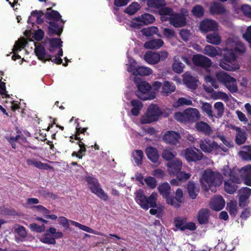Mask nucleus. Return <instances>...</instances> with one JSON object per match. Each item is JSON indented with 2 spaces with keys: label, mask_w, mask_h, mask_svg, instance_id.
Listing matches in <instances>:
<instances>
[{
  "label": "nucleus",
  "mask_w": 251,
  "mask_h": 251,
  "mask_svg": "<svg viewBox=\"0 0 251 251\" xmlns=\"http://www.w3.org/2000/svg\"><path fill=\"white\" fill-rule=\"evenodd\" d=\"M36 15L37 18L35 20L36 23L38 25H41L43 23V19H42V16L44 15V13L41 10H34L31 12V15Z\"/></svg>",
  "instance_id": "680f3d73"
},
{
  "label": "nucleus",
  "mask_w": 251,
  "mask_h": 251,
  "mask_svg": "<svg viewBox=\"0 0 251 251\" xmlns=\"http://www.w3.org/2000/svg\"><path fill=\"white\" fill-rule=\"evenodd\" d=\"M203 53L210 57H215L218 55L216 48L211 45H207L205 47Z\"/></svg>",
  "instance_id": "49530a36"
},
{
  "label": "nucleus",
  "mask_w": 251,
  "mask_h": 251,
  "mask_svg": "<svg viewBox=\"0 0 251 251\" xmlns=\"http://www.w3.org/2000/svg\"><path fill=\"white\" fill-rule=\"evenodd\" d=\"M2 77L0 78V95L2 96V98H9L10 95L7 94L5 83L2 81Z\"/></svg>",
  "instance_id": "bf43d9fd"
},
{
  "label": "nucleus",
  "mask_w": 251,
  "mask_h": 251,
  "mask_svg": "<svg viewBox=\"0 0 251 251\" xmlns=\"http://www.w3.org/2000/svg\"><path fill=\"white\" fill-rule=\"evenodd\" d=\"M184 156L188 162H195L201 160L203 154L199 149L195 147H190L185 150Z\"/></svg>",
  "instance_id": "f8f14e48"
},
{
  "label": "nucleus",
  "mask_w": 251,
  "mask_h": 251,
  "mask_svg": "<svg viewBox=\"0 0 251 251\" xmlns=\"http://www.w3.org/2000/svg\"><path fill=\"white\" fill-rule=\"evenodd\" d=\"M243 180L247 185L251 186V165L245 166Z\"/></svg>",
  "instance_id": "58836bf2"
},
{
  "label": "nucleus",
  "mask_w": 251,
  "mask_h": 251,
  "mask_svg": "<svg viewBox=\"0 0 251 251\" xmlns=\"http://www.w3.org/2000/svg\"><path fill=\"white\" fill-rule=\"evenodd\" d=\"M162 114L160 108L155 104L149 106L145 116L141 119V123L143 124H150L157 121Z\"/></svg>",
  "instance_id": "39448f33"
},
{
  "label": "nucleus",
  "mask_w": 251,
  "mask_h": 251,
  "mask_svg": "<svg viewBox=\"0 0 251 251\" xmlns=\"http://www.w3.org/2000/svg\"><path fill=\"white\" fill-rule=\"evenodd\" d=\"M214 108L217 111V115L218 117H221L223 115L224 112V105L222 102H217L214 104Z\"/></svg>",
  "instance_id": "e2e57ef3"
},
{
  "label": "nucleus",
  "mask_w": 251,
  "mask_h": 251,
  "mask_svg": "<svg viewBox=\"0 0 251 251\" xmlns=\"http://www.w3.org/2000/svg\"><path fill=\"white\" fill-rule=\"evenodd\" d=\"M175 119L178 122L181 123L187 122L186 116L185 115V110L183 112H178L175 113Z\"/></svg>",
  "instance_id": "052dcab7"
},
{
  "label": "nucleus",
  "mask_w": 251,
  "mask_h": 251,
  "mask_svg": "<svg viewBox=\"0 0 251 251\" xmlns=\"http://www.w3.org/2000/svg\"><path fill=\"white\" fill-rule=\"evenodd\" d=\"M45 17L47 20H50V21L59 22L63 20L59 13L57 11L52 9L51 7L47 9Z\"/></svg>",
  "instance_id": "393cba45"
},
{
  "label": "nucleus",
  "mask_w": 251,
  "mask_h": 251,
  "mask_svg": "<svg viewBox=\"0 0 251 251\" xmlns=\"http://www.w3.org/2000/svg\"><path fill=\"white\" fill-rule=\"evenodd\" d=\"M44 32L41 29H38L36 30L34 33L33 37L37 41H41L44 38Z\"/></svg>",
  "instance_id": "774afa93"
},
{
  "label": "nucleus",
  "mask_w": 251,
  "mask_h": 251,
  "mask_svg": "<svg viewBox=\"0 0 251 251\" xmlns=\"http://www.w3.org/2000/svg\"><path fill=\"white\" fill-rule=\"evenodd\" d=\"M185 12L182 13H174L172 16L170 17L169 22L171 25L175 27H181L186 25V17L188 15V11L184 9Z\"/></svg>",
  "instance_id": "9d476101"
},
{
  "label": "nucleus",
  "mask_w": 251,
  "mask_h": 251,
  "mask_svg": "<svg viewBox=\"0 0 251 251\" xmlns=\"http://www.w3.org/2000/svg\"><path fill=\"white\" fill-rule=\"evenodd\" d=\"M234 129L236 131L235 136L236 143L239 145L243 144L247 138L246 131L239 127H235Z\"/></svg>",
  "instance_id": "cd10ccee"
},
{
  "label": "nucleus",
  "mask_w": 251,
  "mask_h": 251,
  "mask_svg": "<svg viewBox=\"0 0 251 251\" xmlns=\"http://www.w3.org/2000/svg\"><path fill=\"white\" fill-rule=\"evenodd\" d=\"M246 47L243 43L235 42L228 39L226 46L223 49V57L220 60V66L223 69L234 71L239 69L236 60V54H242L246 52Z\"/></svg>",
  "instance_id": "f257e3e1"
},
{
  "label": "nucleus",
  "mask_w": 251,
  "mask_h": 251,
  "mask_svg": "<svg viewBox=\"0 0 251 251\" xmlns=\"http://www.w3.org/2000/svg\"><path fill=\"white\" fill-rule=\"evenodd\" d=\"M138 90L135 94L137 97L143 100H151L156 97V92L151 90V85L146 81H140L137 84Z\"/></svg>",
  "instance_id": "7ed1b4c3"
},
{
  "label": "nucleus",
  "mask_w": 251,
  "mask_h": 251,
  "mask_svg": "<svg viewBox=\"0 0 251 251\" xmlns=\"http://www.w3.org/2000/svg\"><path fill=\"white\" fill-rule=\"evenodd\" d=\"M147 4L149 7L159 9L166 5L165 0H147Z\"/></svg>",
  "instance_id": "c9c22d12"
},
{
  "label": "nucleus",
  "mask_w": 251,
  "mask_h": 251,
  "mask_svg": "<svg viewBox=\"0 0 251 251\" xmlns=\"http://www.w3.org/2000/svg\"><path fill=\"white\" fill-rule=\"evenodd\" d=\"M181 138L180 134L175 131L169 130L163 136V140L166 144L176 146Z\"/></svg>",
  "instance_id": "f3484780"
},
{
  "label": "nucleus",
  "mask_w": 251,
  "mask_h": 251,
  "mask_svg": "<svg viewBox=\"0 0 251 251\" xmlns=\"http://www.w3.org/2000/svg\"><path fill=\"white\" fill-rule=\"evenodd\" d=\"M195 127L197 131L206 135L210 134L212 132L211 127L206 123L202 121L198 122L196 124Z\"/></svg>",
  "instance_id": "c85d7f7f"
},
{
  "label": "nucleus",
  "mask_w": 251,
  "mask_h": 251,
  "mask_svg": "<svg viewBox=\"0 0 251 251\" xmlns=\"http://www.w3.org/2000/svg\"><path fill=\"white\" fill-rule=\"evenodd\" d=\"M236 182L232 179H228L225 181L224 189L225 191L230 194H233L237 190Z\"/></svg>",
  "instance_id": "f704fd0d"
},
{
  "label": "nucleus",
  "mask_w": 251,
  "mask_h": 251,
  "mask_svg": "<svg viewBox=\"0 0 251 251\" xmlns=\"http://www.w3.org/2000/svg\"><path fill=\"white\" fill-rule=\"evenodd\" d=\"M209 204H226V202L222 196L216 195L211 198Z\"/></svg>",
  "instance_id": "4d7b16f0"
},
{
  "label": "nucleus",
  "mask_w": 251,
  "mask_h": 251,
  "mask_svg": "<svg viewBox=\"0 0 251 251\" xmlns=\"http://www.w3.org/2000/svg\"><path fill=\"white\" fill-rule=\"evenodd\" d=\"M144 181L147 186L151 189H154L157 186L156 180L152 176H149L145 178Z\"/></svg>",
  "instance_id": "6e6d98bb"
},
{
  "label": "nucleus",
  "mask_w": 251,
  "mask_h": 251,
  "mask_svg": "<svg viewBox=\"0 0 251 251\" xmlns=\"http://www.w3.org/2000/svg\"><path fill=\"white\" fill-rule=\"evenodd\" d=\"M251 194V189L248 187H245L241 189L240 195L239 198V204L245 202Z\"/></svg>",
  "instance_id": "4c0bfd02"
},
{
  "label": "nucleus",
  "mask_w": 251,
  "mask_h": 251,
  "mask_svg": "<svg viewBox=\"0 0 251 251\" xmlns=\"http://www.w3.org/2000/svg\"><path fill=\"white\" fill-rule=\"evenodd\" d=\"M245 170V166L239 169L237 168L231 169L228 166H226L223 169V174L226 176L229 177V179H232L233 181L239 183L241 179L243 180V171L244 172Z\"/></svg>",
  "instance_id": "6e6552de"
},
{
  "label": "nucleus",
  "mask_w": 251,
  "mask_h": 251,
  "mask_svg": "<svg viewBox=\"0 0 251 251\" xmlns=\"http://www.w3.org/2000/svg\"><path fill=\"white\" fill-rule=\"evenodd\" d=\"M184 68V65L181 62L176 60H175L172 65L173 70L177 74L181 73L183 71Z\"/></svg>",
  "instance_id": "3c124183"
},
{
  "label": "nucleus",
  "mask_w": 251,
  "mask_h": 251,
  "mask_svg": "<svg viewBox=\"0 0 251 251\" xmlns=\"http://www.w3.org/2000/svg\"><path fill=\"white\" fill-rule=\"evenodd\" d=\"M49 42V47L48 50L50 52H52L56 48L60 49L62 47V41L60 38H47Z\"/></svg>",
  "instance_id": "473e14b6"
},
{
  "label": "nucleus",
  "mask_w": 251,
  "mask_h": 251,
  "mask_svg": "<svg viewBox=\"0 0 251 251\" xmlns=\"http://www.w3.org/2000/svg\"><path fill=\"white\" fill-rule=\"evenodd\" d=\"M209 11L212 15H223L226 13V10L223 4L214 2L210 6Z\"/></svg>",
  "instance_id": "4be33fe9"
},
{
  "label": "nucleus",
  "mask_w": 251,
  "mask_h": 251,
  "mask_svg": "<svg viewBox=\"0 0 251 251\" xmlns=\"http://www.w3.org/2000/svg\"><path fill=\"white\" fill-rule=\"evenodd\" d=\"M35 45L34 52L38 59L45 63L51 60V55L47 54L45 47L40 43H34Z\"/></svg>",
  "instance_id": "a211bd4d"
},
{
  "label": "nucleus",
  "mask_w": 251,
  "mask_h": 251,
  "mask_svg": "<svg viewBox=\"0 0 251 251\" xmlns=\"http://www.w3.org/2000/svg\"><path fill=\"white\" fill-rule=\"evenodd\" d=\"M201 149L205 153H210L219 149L220 147L216 142L209 139H202L200 141Z\"/></svg>",
  "instance_id": "2eb2a0df"
},
{
  "label": "nucleus",
  "mask_w": 251,
  "mask_h": 251,
  "mask_svg": "<svg viewBox=\"0 0 251 251\" xmlns=\"http://www.w3.org/2000/svg\"><path fill=\"white\" fill-rule=\"evenodd\" d=\"M145 152L148 159L153 163H157L158 161L159 154L157 150L152 147H148Z\"/></svg>",
  "instance_id": "bb28decb"
},
{
  "label": "nucleus",
  "mask_w": 251,
  "mask_h": 251,
  "mask_svg": "<svg viewBox=\"0 0 251 251\" xmlns=\"http://www.w3.org/2000/svg\"><path fill=\"white\" fill-rule=\"evenodd\" d=\"M130 103L131 106L133 107L131 109L132 115L134 116H138L140 110L143 107L142 102L138 100H132Z\"/></svg>",
  "instance_id": "72a5a7b5"
},
{
  "label": "nucleus",
  "mask_w": 251,
  "mask_h": 251,
  "mask_svg": "<svg viewBox=\"0 0 251 251\" xmlns=\"http://www.w3.org/2000/svg\"><path fill=\"white\" fill-rule=\"evenodd\" d=\"M210 211L207 209L200 210L198 215V221L201 225H205L208 223Z\"/></svg>",
  "instance_id": "7c9ffc66"
},
{
  "label": "nucleus",
  "mask_w": 251,
  "mask_h": 251,
  "mask_svg": "<svg viewBox=\"0 0 251 251\" xmlns=\"http://www.w3.org/2000/svg\"><path fill=\"white\" fill-rule=\"evenodd\" d=\"M204 9L201 5L197 4L192 9V14L197 18L201 17L204 15Z\"/></svg>",
  "instance_id": "de8ad7c7"
},
{
  "label": "nucleus",
  "mask_w": 251,
  "mask_h": 251,
  "mask_svg": "<svg viewBox=\"0 0 251 251\" xmlns=\"http://www.w3.org/2000/svg\"><path fill=\"white\" fill-rule=\"evenodd\" d=\"M176 155V153L173 152L171 148L167 147L163 151L162 156L164 160L170 161Z\"/></svg>",
  "instance_id": "a19ab883"
},
{
  "label": "nucleus",
  "mask_w": 251,
  "mask_h": 251,
  "mask_svg": "<svg viewBox=\"0 0 251 251\" xmlns=\"http://www.w3.org/2000/svg\"><path fill=\"white\" fill-rule=\"evenodd\" d=\"M135 194L137 202H140V204H156L157 194L155 192H152L148 197L142 190L139 189L136 191Z\"/></svg>",
  "instance_id": "9b49d317"
},
{
  "label": "nucleus",
  "mask_w": 251,
  "mask_h": 251,
  "mask_svg": "<svg viewBox=\"0 0 251 251\" xmlns=\"http://www.w3.org/2000/svg\"><path fill=\"white\" fill-rule=\"evenodd\" d=\"M223 180V176L220 173L211 170H206L202 175L200 182L204 190L207 191L210 190L212 192H215L216 187L222 183Z\"/></svg>",
  "instance_id": "f03ea898"
},
{
  "label": "nucleus",
  "mask_w": 251,
  "mask_h": 251,
  "mask_svg": "<svg viewBox=\"0 0 251 251\" xmlns=\"http://www.w3.org/2000/svg\"><path fill=\"white\" fill-rule=\"evenodd\" d=\"M216 77L217 80L223 84L230 93H234L238 91L237 81L233 77L223 72L217 73Z\"/></svg>",
  "instance_id": "20e7f679"
},
{
  "label": "nucleus",
  "mask_w": 251,
  "mask_h": 251,
  "mask_svg": "<svg viewBox=\"0 0 251 251\" xmlns=\"http://www.w3.org/2000/svg\"><path fill=\"white\" fill-rule=\"evenodd\" d=\"M186 188L189 198L191 199H196L200 192V189L199 187H197L195 183L193 181H189Z\"/></svg>",
  "instance_id": "a878e982"
},
{
  "label": "nucleus",
  "mask_w": 251,
  "mask_h": 251,
  "mask_svg": "<svg viewBox=\"0 0 251 251\" xmlns=\"http://www.w3.org/2000/svg\"><path fill=\"white\" fill-rule=\"evenodd\" d=\"M26 164L28 166H33L36 168L41 170H53V167L48 164L43 163L35 158L27 159L26 160Z\"/></svg>",
  "instance_id": "5701e85b"
},
{
  "label": "nucleus",
  "mask_w": 251,
  "mask_h": 251,
  "mask_svg": "<svg viewBox=\"0 0 251 251\" xmlns=\"http://www.w3.org/2000/svg\"><path fill=\"white\" fill-rule=\"evenodd\" d=\"M185 115L187 121L195 122L200 118V114L199 110L194 108H189L185 110Z\"/></svg>",
  "instance_id": "b1692460"
},
{
  "label": "nucleus",
  "mask_w": 251,
  "mask_h": 251,
  "mask_svg": "<svg viewBox=\"0 0 251 251\" xmlns=\"http://www.w3.org/2000/svg\"><path fill=\"white\" fill-rule=\"evenodd\" d=\"M185 223L186 220L180 217H176L174 220L175 226L182 231L185 230Z\"/></svg>",
  "instance_id": "864d4df0"
},
{
  "label": "nucleus",
  "mask_w": 251,
  "mask_h": 251,
  "mask_svg": "<svg viewBox=\"0 0 251 251\" xmlns=\"http://www.w3.org/2000/svg\"><path fill=\"white\" fill-rule=\"evenodd\" d=\"M75 123L77 124V126H76L75 128V132L74 135L75 136V139L76 140H80V137L79 136V135L81 133H84L86 131L87 128L86 127H81L79 126V123H78V119H77L75 120Z\"/></svg>",
  "instance_id": "09e8293b"
},
{
  "label": "nucleus",
  "mask_w": 251,
  "mask_h": 251,
  "mask_svg": "<svg viewBox=\"0 0 251 251\" xmlns=\"http://www.w3.org/2000/svg\"><path fill=\"white\" fill-rule=\"evenodd\" d=\"M176 90V86L172 82L168 81H164L163 83L162 95L164 96H168L174 92Z\"/></svg>",
  "instance_id": "2f4dec72"
},
{
  "label": "nucleus",
  "mask_w": 251,
  "mask_h": 251,
  "mask_svg": "<svg viewBox=\"0 0 251 251\" xmlns=\"http://www.w3.org/2000/svg\"><path fill=\"white\" fill-rule=\"evenodd\" d=\"M158 190L162 197L166 199L167 204H174L175 198L171 195V186L168 182L160 184L158 187Z\"/></svg>",
  "instance_id": "4468645a"
},
{
  "label": "nucleus",
  "mask_w": 251,
  "mask_h": 251,
  "mask_svg": "<svg viewBox=\"0 0 251 251\" xmlns=\"http://www.w3.org/2000/svg\"><path fill=\"white\" fill-rule=\"evenodd\" d=\"M192 59L194 64L198 67L207 68L210 67L212 65L211 59L203 55H194Z\"/></svg>",
  "instance_id": "dca6fc26"
},
{
  "label": "nucleus",
  "mask_w": 251,
  "mask_h": 251,
  "mask_svg": "<svg viewBox=\"0 0 251 251\" xmlns=\"http://www.w3.org/2000/svg\"><path fill=\"white\" fill-rule=\"evenodd\" d=\"M140 5L136 2H133L125 10V12L132 15L140 8Z\"/></svg>",
  "instance_id": "37998d69"
},
{
  "label": "nucleus",
  "mask_w": 251,
  "mask_h": 251,
  "mask_svg": "<svg viewBox=\"0 0 251 251\" xmlns=\"http://www.w3.org/2000/svg\"><path fill=\"white\" fill-rule=\"evenodd\" d=\"M151 208L150 210V213L151 215L156 214V217L160 218L161 217L162 212L164 209V207L160 205H150Z\"/></svg>",
  "instance_id": "c03bdc74"
},
{
  "label": "nucleus",
  "mask_w": 251,
  "mask_h": 251,
  "mask_svg": "<svg viewBox=\"0 0 251 251\" xmlns=\"http://www.w3.org/2000/svg\"><path fill=\"white\" fill-rule=\"evenodd\" d=\"M192 104V102L190 100H187L185 98H180L174 102L173 106L175 107H178L184 105H190Z\"/></svg>",
  "instance_id": "8fccbe9b"
},
{
  "label": "nucleus",
  "mask_w": 251,
  "mask_h": 251,
  "mask_svg": "<svg viewBox=\"0 0 251 251\" xmlns=\"http://www.w3.org/2000/svg\"><path fill=\"white\" fill-rule=\"evenodd\" d=\"M158 31V28L156 26H150L147 28H144L141 30L142 34L147 37L153 36L157 34Z\"/></svg>",
  "instance_id": "a18cd8bd"
},
{
  "label": "nucleus",
  "mask_w": 251,
  "mask_h": 251,
  "mask_svg": "<svg viewBox=\"0 0 251 251\" xmlns=\"http://www.w3.org/2000/svg\"><path fill=\"white\" fill-rule=\"evenodd\" d=\"M182 165V162L180 160L175 158L169 161L167 165L170 174L175 175L176 173L181 170Z\"/></svg>",
  "instance_id": "6ab92c4d"
},
{
  "label": "nucleus",
  "mask_w": 251,
  "mask_h": 251,
  "mask_svg": "<svg viewBox=\"0 0 251 251\" xmlns=\"http://www.w3.org/2000/svg\"><path fill=\"white\" fill-rule=\"evenodd\" d=\"M241 10L244 15L251 18V6L248 4L243 5L241 7Z\"/></svg>",
  "instance_id": "338daca9"
},
{
  "label": "nucleus",
  "mask_w": 251,
  "mask_h": 251,
  "mask_svg": "<svg viewBox=\"0 0 251 251\" xmlns=\"http://www.w3.org/2000/svg\"><path fill=\"white\" fill-rule=\"evenodd\" d=\"M168 56V53L166 51L159 52L148 51L144 55V59L148 64L155 65L160 61L165 60Z\"/></svg>",
  "instance_id": "0eeeda50"
},
{
  "label": "nucleus",
  "mask_w": 251,
  "mask_h": 251,
  "mask_svg": "<svg viewBox=\"0 0 251 251\" xmlns=\"http://www.w3.org/2000/svg\"><path fill=\"white\" fill-rule=\"evenodd\" d=\"M86 182L87 183L88 187L90 188L92 192L95 194L100 199L106 201L108 200V196L104 192L97 179L88 176L85 178Z\"/></svg>",
  "instance_id": "423d86ee"
},
{
  "label": "nucleus",
  "mask_w": 251,
  "mask_h": 251,
  "mask_svg": "<svg viewBox=\"0 0 251 251\" xmlns=\"http://www.w3.org/2000/svg\"><path fill=\"white\" fill-rule=\"evenodd\" d=\"M155 17L151 14L144 13L134 18L131 22V26L138 29L144 25L152 24L155 21Z\"/></svg>",
  "instance_id": "1a4fd4ad"
},
{
  "label": "nucleus",
  "mask_w": 251,
  "mask_h": 251,
  "mask_svg": "<svg viewBox=\"0 0 251 251\" xmlns=\"http://www.w3.org/2000/svg\"><path fill=\"white\" fill-rule=\"evenodd\" d=\"M163 41L161 39H155L147 41L144 44V47L148 49H158L163 46Z\"/></svg>",
  "instance_id": "c756f323"
},
{
  "label": "nucleus",
  "mask_w": 251,
  "mask_h": 251,
  "mask_svg": "<svg viewBox=\"0 0 251 251\" xmlns=\"http://www.w3.org/2000/svg\"><path fill=\"white\" fill-rule=\"evenodd\" d=\"M175 175L176 176V178L180 181H186L188 180L191 175L189 173H186L185 172H178L176 173Z\"/></svg>",
  "instance_id": "0e129e2a"
},
{
  "label": "nucleus",
  "mask_w": 251,
  "mask_h": 251,
  "mask_svg": "<svg viewBox=\"0 0 251 251\" xmlns=\"http://www.w3.org/2000/svg\"><path fill=\"white\" fill-rule=\"evenodd\" d=\"M132 156L137 165H141L143 163L144 153L142 151L140 150H135L133 151Z\"/></svg>",
  "instance_id": "79ce46f5"
},
{
  "label": "nucleus",
  "mask_w": 251,
  "mask_h": 251,
  "mask_svg": "<svg viewBox=\"0 0 251 251\" xmlns=\"http://www.w3.org/2000/svg\"><path fill=\"white\" fill-rule=\"evenodd\" d=\"M200 28L204 32L215 31L218 28L217 23L213 20H203L200 24Z\"/></svg>",
  "instance_id": "aec40b11"
},
{
  "label": "nucleus",
  "mask_w": 251,
  "mask_h": 251,
  "mask_svg": "<svg viewBox=\"0 0 251 251\" xmlns=\"http://www.w3.org/2000/svg\"><path fill=\"white\" fill-rule=\"evenodd\" d=\"M201 109L202 112L205 113L209 117H213L212 106L210 103L203 102L201 106Z\"/></svg>",
  "instance_id": "603ef678"
},
{
  "label": "nucleus",
  "mask_w": 251,
  "mask_h": 251,
  "mask_svg": "<svg viewBox=\"0 0 251 251\" xmlns=\"http://www.w3.org/2000/svg\"><path fill=\"white\" fill-rule=\"evenodd\" d=\"M48 33L49 36L57 35L60 36L62 34L65 21L64 20L59 22L50 21L49 23Z\"/></svg>",
  "instance_id": "ddd939ff"
},
{
  "label": "nucleus",
  "mask_w": 251,
  "mask_h": 251,
  "mask_svg": "<svg viewBox=\"0 0 251 251\" xmlns=\"http://www.w3.org/2000/svg\"><path fill=\"white\" fill-rule=\"evenodd\" d=\"M40 241L44 243L49 244H55L56 241L54 238L50 237L49 234H46L40 238Z\"/></svg>",
  "instance_id": "69168bd1"
},
{
  "label": "nucleus",
  "mask_w": 251,
  "mask_h": 251,
  "mask_svg": "<svg viewBox=\"0 0 251 251\" xmlns=\"http://www.w3.org/2000/svg\"><path fill=\"white\" fill-rule=\"evenodd\" d=\"M174 198L175 200H176L178 203H181L184 202V197L183 196V193L180 188H178L176 189Z\"/></svg>",
  "instance_id": "13d9d810"
},
{
  "label": "nucleus",
  "mask_w": 251,
  "mask_h": 251,
  "mask_svg": "<svg viewBox=\"0 0 251 251\" xmlns=\"http://www.w3.org/2000/svg\"><path fill=\"white\" fill-rule=\"evenodd\" d=\"M206 41L208 43L213 45H219L221 42V38L220 35L215 32L208 34L206 35Z\"/></svg>",
  "instance_id": "e433bc0d"
},
{
  "label": "nucleus",
  "mask_w": 251,
  "mask_h": 251,
  "mask_svg": "<svg viewBox=\"0 0 251 251\" xmlns=\"http://www.w3.org/2000/svg\"><path fill=\"white\" fill-rule=\"evenodd\" d=\"M158 14L161 16H171L174 14L173 9L169 7L163 6L158 10Z\"/></svg>",
  "instance_id": "5fc2aeb1"
},
{
  "label": "nucleus",
  "mask_w": 251,
  "mask_h": 251,
  "mask_svg": "<svg viewBox=\"0 0 251 251\" xmlns=\"http://www.w3.org/2000/svg\"><path fill=\"white\" fill-rule=\"evenodd\" d=\"M183 81L186 86L193 90H195L198 86V79L191 75L190 73L186 72L183 76Z\"/></svg>",
  "instance_id": "412c9836"
},
{
  "label": "nucleus",
  "mask_w": 251,
  "mask_h": 251,
  "mask_svg": "<svg viewBox=\"0 0 251 251\" xmlns=\"http://www.w3.org/2000/svg\"><path fill=\"white\" fill-rule=\"evenodd\" d=\"M152 73V70L147 67L140 66L136 68V70L133 73L134 75L146 76L151 74Z\"/></svg>",
  "instance_id": "ea45409f"
}]
</instances>
